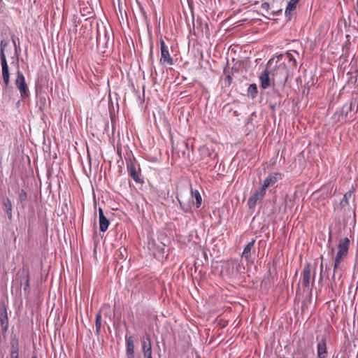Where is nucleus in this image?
<instances>
[{"mask_svg":"<svg viewBox=\"0 0 358 358\" xmlns=\"http://www.w3.org/2000/svg\"><path fill=\"white\" fill-rule=\"evenodd\" d=\"M350 246V241L348 238L340 240L338 245V252L334 259V275L338 268L341 263L347 257Z\"/></svg>","mask_w":358,"mask_h":358,"instance_id":"1","label":"nucleus"},{"mask_svg":"<svg viewBox=\"0 0 358 358\" xmlns=\"http://www.w3.org/2000/svg\"><path fill=\"white\" fill-rule=\"evenodd\" d=\"M3 206L6 208V212L8 218L9 220H11L12 217H13V215H12L13 205H12L11 201L8 198H6L3 200Z\"/></svg>","mask_w":358,"mask_h":358,"instance_id":"16","label":"nucleus"},{"mask_svg":"<svg viewBox=\"0 0 358 358\" xmlns=\"http://www.w3.org/2000/svg\"><path fill=\"white\" fill-rule=\"evenodd\" d=\"M261 8L263 10L266 11V13H268V10H269V8H270V5H269L268 3L264 2V3H262Z\"/></svg>","mask_w":358,"mask_h":358,"instance_id":"25","label":"nucleus"},{"mask_svg":"<svg viewBox=\"0 0 358 358\" xmlns=\"http://www.w3.org/2000/svg\"><path fill=\"white\" fill-rule=\"evenodd\" d=\"M269 73L268 69H266L259 76L261 87L264 90L267 89L271 85Z\"/></svg>","mask_w":358,"mask_h":358,"instance_id":"12","label":"nucleus"},{"mask_svg":"<svg viewBox=\"0 0 358 358\" xmlns=\"http://www.w3.org/2000/svg\"><path fill=\"white\" fill-rule=\"evenodd\" d=\"M352 193H353V190H350V191L346 192L344 194V196H343V201H341V203H344L345 204H348L349 200L351 199Z\"/></svg>","mask_w":358,"mask_h":358,"instance_id":"23","label":"nucleus"},{"mask_svg":"<svg viewBox=\"0 0 358 358\" xmlns=\"http://www.w3.org/2000/svg\"><path fill=\"white\" fill-rule=\"evenodd\" d=\"M19 354H10V358H18Z\"/></svg>","mask_w":358,"mask_h":358,"instance_id":"29","label":"nucleus"},{"mask_svg":"<svg viewBox=\"0 0 358 358\" xmlns=\"http://www.w3.org/2000/svg\"><path fill=\"white\" fill-rule=\"evenodd\" d=\"M320 274H322V273L323 271V267H324L322 262L320 264Z\"/></svg>","mask_w":358,"mask_h":358,"instance_id":"30","label":"nucleus"},{"mask_svg":"<svg viewBox=\"0 0 358 358\" xmlns=\"http://www.w3.org/2000/svg\"><path fill=\"white\" fill-rule=\"evenodd\" d=\"M317 352L318 358H327V344L324 338H322L317 345Z\"/></svg>","mask_w":358,"mask_h":358,"instance_id":"13","label":"nucleus"},{"mask_svg":"<svg viewBox=\"0 0 358 358\" xmlns=\"http://www.w3.org/2000/svg\"><path fill=\"white\" fill-rule=\"evenodd\" d=\"M127 170L129 176L138 184L144 182L143 179L141 177V168L135 162L129 159L127 161Z\"/></svg>","mask_w":358,"mask_h":358,"instance_id":"2","label":"nucleus"},{"mask_svg":"<svg viewBox=\"0 0 358 358\" xmlns=\"http://www.w3.org/2000/svg\"><path fill=\"white\" fill-rule=\"evenodd\" d=\"M282 179L280 173H271L264 180L261 187L266 191L267 188L273 187L279 180Z\"/></svg>","mask_w":358,"mask_h":358,"instance_id":"8","label":"nucleus"},{"mask_svg":"<svg viewBox=\"0 0 358 358\" xmlns=\"http://www.w3.org/2000/svg\"><path fill=\"white\" fill-rule=\"evenodd\" d=\"M179 203H180V207L181 208L185 211V212H187L188 211V208H186L184 207V206H182V202L179 200Z\"/></svg>","mask_w":358,"mask_h":358,"instance_id":"27","label":"nucleus"},{"mask_svg":"<svg viewBox=\"0 0 358 358\" xmlns=\"http://www.w3.org/2000/svg\"><path fill=\"white\" fill-rule=\"evenodd\" d=\"M160 64L169 66L173 64V59L169 53L168 46L162 38L160 39Z\"/></svg>","mask_w":358,"mask_h":358,"instance_id":"4","label":"nucleus"},{"mask_svg":"<svg viewBox=\"0 0 358 358\" xmlns=\"http://www.w3.org/2000/svg\"><path fill=\"white\" fill-rule=\"evenodd\" d=\"M294 358H304L303 356L295 355Z\"/></svg>","mask_w":358,"mask_h":358,"instance_id":"31","label":"nucleus"},{"mask_svg":"<svg viewBox=\"0 0 358 358\" xmlns=\"http://www.w3.org/2000/svg\"><path fill=\"white\" fill-rule=\"evenodd\" d=\"M126 353L127 358H134V344L133 337L131 336H128L126 335Z\"/></svg>","mask_w":358,"mask_h":358,"instance_id":"10","label":"nucleus"},{"mask_svg":"<svg viewBox=\"0 0 358 358\" xmlns=\"http://www.w3.org/2000/svg\"><path fill=\"white\" fill-rule=\"evenodd\" d=\"M15 85L20 92L22 98H26L29 96L28 89L25 83V78L23 73L18 70L17 72V77L15 79Z\"/></svg>","mask_w":358,"mask_h":358,"instance_id":"6","label":"nucleus"},{"mask_svg":"<svg viewBox=\"0 0 358 358\" xmlns=\"http://www.w3.org/2000/svg\"><path fill=\"white\" fill-rule=\"evenodd\" d=\"M99 229L102 232H105L109 226V220L104 215L103 210L99 208Z\"/></svg>","mask_w":358,"mask_h":358,"instance_id":"11","label":"nucleus"},{"mask_svg":"<svg viewBox=\"0 0 358 358\" xmlns=\"http://www.w3.org/2000/svg\"><path fill=\"white\" fill-rule=\"evenodd\" d=\"M194 196H195V199H196V208H199L202 203V198H201V196L198 190H196L194 192Z\"/></svg>","mask_w":358,"mask_h":358,"instance_id":"22","label":"nucleus"},{"mask_svg":"<svg viewBox=\"0 0 358 358\" xmlns=\"http://www.w3.org/2000/svg\"><path fill=\"white\" fill-rule=\"evenodd\" d=\"M13 45H14L15 48H16V43H15V41L14 39H13Z\"/></svg>","mask_w":358,"mask_h":358,"instance_id":"32","label":"nucleus"},{"mask_svg":"<svg viewBox=\"0 0 358 358\" xmlns=\"http://www.w3.org/2000/svg\"><path fill=\"white\" fill-rule=\"evenodd\" d=\"M0 322L2 329L3 331H6L8 327V319L7 316L6 311L2 313L0 316Z\"/></svg>","mask_w":358,"mask_h":358,"instance_id":"17","label":"nucleus"},{"mask_svg":"<svg viewBox=\"0 0 358 358\" xmlns=\"http://www.w3.org/2000/svg\"><path fill=\"white\" fill-rule=\"evenodd\" d=\"M19 354V343L17 339H13L10 342V354Z\"/></svg>","mask_w":358,"mask_h":358,"instance_id":"19","label":"nucleus"},{"mask_svg":"<svg viewBox=\"0 0 358 358\" xmlns=\"http://www.w3.org/2000/svg\"><path fill=\"white\" fill-rule=\"evenodd\" d=\"M226 80L228 81L229 84H230L231 83V77L230 76H226Z\"/></svg>","mask_w":358,"mask_h":358,"instance_id":"28","label":"nucleus"},{"mask_svg":"<svg viewBox=\"0 0 358 358\" xmlns=\"http://www.w3.org/2000/svg\"><path fill=\"white\" fill-rule=\"evenodd\" d=\"M355 106V103L353 101H350L349 104H345L340 111H337L334 116L338 115L337 118L338 122H343L346 120L348 114L350 111L353 110Z\"/></svg>","mask_w":358,"mask_h":358,"instance_id":"7","label":"nucleus"},{"mask_svg":"<svg viewBox=\"0 0 358 358\" xmlns=\"http://www.w3.org/2000/svg\"><path fill=\"white\" fill-rule=\"evenodd\" d=\"M142 351H152V345L150 337L148 336L146 339L142 341Z\"/></svg>","mask_w":358,"mask_h":358,"instance_id":"18","label":"nucleus"},{"mask_svg":"<svg viewBox=\"0 0 358 358\" xmlns=\"http://www.w3.org/2000/svg\"><path fill=\"white\" fill-rule=\"evenodd\" d=\"M32 358H36V357H32Z\"/></svg>","mask_w":358,"mask_h":358,"instance_id":"33","label":"nucleus"},{"mask_svg":"<svg viewBox=\"0 0 358 358\" xmlns=\"http://www.w3.org/2000/svg\"><path fill=\"white\" fill-rule=\"evenodd\" d=\"M6 43L1 42V66L2 69V78L5 85L7 87L10 83V73L8 70V66L6 61V55L4 53L5 48L6 47Z\"/></svg>","mask_w":358,"mask_h":358,"instance_id":"3","label":"nucleus"},{"mask_svg":"<svg viewBox=\"0 0 358 358\" xmlns=\"http://www.w3.org/2000/svg\"><path fill=\"white\" fill-rule=\"evenodd\" d=\"M248 95L255 98L257 94V87L256 84H251L248 88Z\"/></svg>","mask_w":358,"mask_h":358,"instance_id":"20","label":"nucleus"},{"mask_svg":"<svg viewBox=\"0 0 358 358\" xmlns=\"http://www.w3.org/2000/svg\"><path fill=\"white\" fill-rule=\"evenodd\" d=\"M19 197L22 202L25 201L27 200V192H25V190H24V189L21 190Z\"/></svg>","mask_w":358,"mask_h":358,"instance_id":"24","label":"nucleus"},{"mask_svg":"<svg viewBox=\"0 0 358 358\" xmlns=\"http://www.w3.org/2000/svg\"><path fill=\"white\" fill-rule=\"evenodd\" d=\"M95 324H96V332L97 334H99L101 330V315L100 313H97L96 315Z\"/></svg>","mask_w":358,"mask_h":358,"instance_id":"21","label":"nucleus"},{"mask_svg":"<svg viewBox=\"0 0 358 358\" xmlns=\"http://www.w3.org/2000/svg\"><path fill=\"white\" fill-rule=\"evenodd\" d=\"M255 240L253 239L252 241L248 243L245 247L242 253V257L245 259L246 261L249 262L250 259L251 252L254 250Z\"/></svg>","mask_w":358,"mask_h":358,"instance_id":"14","label":"nucleus"},{"mask_svg":"<svg viewBox=\"0 0 358 358\" xmlns=\"http://www.w3.org/2000/svg\"><path fill=\"white\" fill-rule=\"evenodd\" d=\"M311 277V266L310 264H306L302 271V284L304 287H308L310 285Z\"/></svg>","mask_w":358,"mask_h":358,"instance_id":"9","label":"nucleus"},{"mask_svg":"<svg viewBox=\"0 0 358 358\" xmlns=\"http://www.w3.org/2000/svg\"><path fill=\"white\" fill-rule=\"evenodd\" d=\"M266 194V191L261 186L255 189L248 201V206L249 208H254L258 201H262L263 200Z\"/></svg>","mask_w":358,"mask_h":358,"instance_id":"5","label":"nucleus"},{"mask_svg":"<svg viewBox=\"0 0 358 358\" xmlns=\"http://www.w3.org/2000/svg\"><path fill=\"white\" fill-rule=\"evenodd\" d=\"M144 355V358H152V351L143 352Z\"/></svg>","mask_w":358,"mask_h":358,"instance_id":"26","label":"nucleus"},{"mask_svg":"<svg viewBox=\"0 0 358 358\" xmlns=\"http://www.w3.org/2000/svg\"><path fill=\"white\" fill-rule=\"evenodd\" d=\"M299 0H289L285 9V15L290 18L292 12L296 8L297 3Z\"/></svg>","mask_w":358,"mask_h":358,"instance_id":"15","label":"nucleus"}]
</instances>
